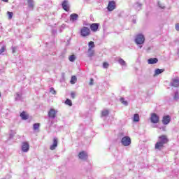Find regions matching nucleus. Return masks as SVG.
<instances>
[{
  "label": "nucleus",
  "mask_w": 179,
  "mask_h": 179,
  "mask_svg": "<svg viewBox=\"0 0 179 179\" xmlns=\"http://www.w3.org/2000/svg\"><path fill=\"white\" fill-rule=\"evenodd\" d=\"M158 138L159 141L156 143L155 148L156 150H162V149L164 148V145H166V143H169V138L166 135H162L159 136Z\"/></svg>",
  "instance_id": "obj_1"
},
{
  "label": "nucleus",
  "mask_w": 179,
  "mask_h": 179,
  "mask_svg": "<svg viewBox=\"0 0 179 179\" xmlns=\"http://www.w3.org/2000/svg\"><path fill=\"white\" fill-rule=\"evenodd\" d=\"M90 29H89L87 27H83L80 29V36L82 37H87L90 34Z\"/></svg>",
  "instance_id": "obj_2"
},
{
  "label": "nucleus",
  "mask_w": 179,
  "mask_h": 179,
  "mask_svg": "<svg viewBox=\"0 0 179 179\" xmlns=\"http://www.w3.org/2000/svg\"><path fill=\"white\" fill-rule=\"evenodd\" d=\"M150 121L152 124H158L160 121V117L156 113H152L150 117Z\"/></svg>",
  "instance_id": "obj_3"
},
{
  "label": "nucleus",
  "mask_w": 179,
  "mask_h": 179,
  "mask_svg": "<svg viewBox=\"0 0 179 179\" xmlns=\"http://www.w3.org/2000/svg\"><path fill=\"white\" fill-rule=\"evenodd\" d=\"M135 41L136 44H143L145 43V36L142 34H138L136 36Z\"/></svg>",
  "instance_id": "obj_4"
},
{
  "label": "nucleus",
  "mask_w": 179,
  "mask_h": 179,
  "mask_svg": "<svg viewBox=\"0 0 179 179\" xmlns=\"http://www.w3.org/2000/svg\"><path fill=\"white\" fill-rule=\"evenodd\" d=\"M121 142L123 146H129V145H131V138L129 136H124L122 138Z\"/></svg>",
  "instance_id": "obj_5"
},
{
  "label": "nucleus",
  "mask_w": 179,
  "mask_h": 179,
  "mask_svg": "<svg viewBox=\"0 0 179 179\" xmlns=\"http://www.w3.org/2000/svg\"><path fill=\"white\" fill-rule=\"evenodd\" d=\"M115 8H117V6L115 5V1H110L108 2V7H107L108 12H113V10L115 9Z\"/></svg>",
  "instance_id": "obj_6"
},
{
  "label": "nucleus",
  "mask_w": 179,
  "mask_h": 179,
  "mask_svg": "<svg viewBox=\"0 0 179 179\" xmlns=\"http://www.w3.org/2000/svg\"><path fill=\"white\" fill-rule=\"evenodd\" d=\"M170 121H171V117H170V115H165L162 117V124H164V125H169Z\"/></svg>",
  "instance_id": "obj_7"
},
{
  "label": "nucleus",
  "mask_w": 179,
  "mask_h": 179,
  "mask_svg": "<svg viewBox=\"0 0 179 179\" xmlns=\"http://www.w3.org/2000/svg\"><path fill=\"white\" fill-rule=\"evenodd\" d=\"M62 8L64 9V10H65L66 12H69V3L68 2V0H64L62 3Z\"/></svg>",
  "instance_id": "obj_8"
},
{
  "label": "nucleus",
  "mask_w": 179,
  "mask_h": 179,
  "mask_svg": "<svg viewBox=\"0 0 179 179\" xmlns=\"http://www.w3.org/2000/svg\"><path fill=\"white\" fill-rule=\"evenodd\" d=\"M100 26V24L99 23H92L90 25V29L92 30V31H93L94 33H96V31H97L99 30V27Z\"/></svg>",
  "instance_id": "obj_9"
},
{
  "label": "nucleus",
  "mask_w": 179,
  "mask_h": 179,
  "mask_svg": "<svg viewBox=\"0 0 179 179\" xmlns=\"http://www.w3.org/2000/svg\"><path fill=\"white\" fill-rule=\"evenodd\" d=\"M29 149H30V145L27 142H23L22 145V152H29Z\"/></svg>",
  "instance_id": "obj_10"
},
{
  "label": "nucleus",
  "mask_w": 179,
  "mask_h": 179,
  "mask_svg": "<svg viewBox=\"0 0 179 179\" xmlns=\"http://www.w3.org/2000/svg\"><path fill=\"white\" fill-rule=\"evenodd\" d=\"M48 117L50 118H55V117H57V110L52 108L50 109L48 112Z\"/></svg>",
  "instance_id": "obj_11"
},
{
  "label": "nucleus",
  "mask_w": 179,
  "mask_h": 179,
  "mask_svg": "<svg viewBox=\"0 0 179 179\" xmlns=\"http://www.w3.org/2000/svg\"><path fill=\"white\" fill-rule=\"evenodd\" d=\"M78 157L81 160H87V153H86V152H85V151H81L78 154Z\"/></svg>",
  "instance_id": "obj_12"
},
{
  "label": "nucleus",
  "mask_w": 179,
  "mask_h": 179,
  "mask_svg": "<svg viewBox=\"0 0 179 179\" xmlns=\"http://www.w3.org/2000/svg\"><path fill=\"white\" fill-rule=\"evenodd\" d=\"M58 146V139L57 138H53V144L50 145V150H55L56 148Z\"/></svg>",
  "instance_id": "obj_13"
},
{
  "label": "nucleus",
  "mask_w": 179,
  "mask_h": 179,
  "mask_svg": "<svg viewBox=\"0 0 179 179\" xmlns=\"http://www.w3.org/2000/svg\"><path fill=\"white\" fill-rule=\"evenodd\" d=\"M171 86H173V87H178L179 86V79L175 78L172 80V83L171 84Z\"/></svg>",
  "instance_id": "obj_14"
},
{
  "label": "nucleus",
  "mask_w": 179,
  "mask_h": 179,
  "mask_svg": "<svg viewBox=\"0 0 179 179\" xmlns=\"http://www.w3.org/2000/svg\"><path fill=\"white\" fill-rule=\"evenodd\" d=\"M148 62L150 65H153L155 64H157V62H159V59H157V58H150L148 60Z\"/></svg>",
  "instance_id": "obj_15"
},
{
  "label": "nucleus",
  "mask_w": 179,
  "mask_h": 179,
  "mask_svg": "<svg viewBox=\"0 0 179 179\" xmlns=\"http://www.w3.org/2000/svg\"><path fill=\"white\" fill-rule=\"evenodd\" d=\"M78 17H79V15L76 13H73L70 15V20L71 22H76V20H78Z\"/></svg>",
  "instance_id": "obj_16"
},
{
  "label": "nucleus",
  "mask_w": 179,
  "mask_h": 179,
  "mask_svg": "<svg viewBox=\"0 0 179 179\" xmlns=\"http://www.w3.org/2000/svg\"><path fill=\"white\" fill-rule=\"evenodd\" d=\"M20 116L21 117L22 120H29V114H27L26 111H22V113H20Z\"/></svg>",
  "instance_id": "obj_17"
},
{
  "label": "nucleus",
  "mask_w": 179,
  "mask_h": 179,
  "mask_svg": "<svg viewBox=\"0 0 179 179\" xmlns=\"http://www.w3.org/2000/svg\"><path fill=\"white\" fill-rule=\"evenodd\" d=\"M164 72V69H157L155 71L154 76H157V75H160V73H163Z\"/></svg>",
  "instance_id": "obj_18"
},
{
  "label": "nucleus",
  "mask_w": 179,
  "mask_h": 179,
  "mask_svg": "<svg viewBox=\"0 0 179 179\" xmlns=\"http://www.w3.org/2000/svg\"><path fill=\"white\" fill-rule=\"evenodd\" d=\"M88 47H89L88 51H92V48H94L95 47L94 42L93 41L89 42Z\"/></svg>",
  "instance_id": "obj_19"
},
{
  "label": "nucleus",
  "mask_w": 179,
  "mask_h": 179,
  "mask_svg": "<svg viewBox=\"0 0 179 179\" xmlns=\"http://www.w3.org/2000/svg\"><path fill=\"white\" fill-rule=\"evenodd\" d=\"M134 122H139V114L136 113L133 117Z\"/></svg>",
  "instance_id": "obj_20"
},
{
  "label": "nucleus",
  "mask_w": 179,
  "mask_h": 179,
  "mask_svg": "<svg viewBox=\"0 0 179 179\" xmlns=\"http://www.w3.org/2000/svg\"><path fill=\"white\" fill-rule=\"evenodd\" d=\"M29 8H34V1L33 0H27Z\"/></svg>",
  "instance_id": "obj_21"
},
{
  "label": "nucleus",
  "mask_w": 179,
  "mask_h": 179,
  "mask_svg": "<svg viewBox=\"0 0 179 179\" xmlns=\"http://www.w3.org/2000/svg\"><path fill=\"white\" fill-rule=\"evenodd\" d=\"M65 104H66V106H69V107H72V101L69 99H66L65 101Z\"/></svg>",
  "instance_id": "obj_22"
},
{
  "label": "nucleus",
  "mask_w": 179,
  "mask_h": 179,
  "mask_svg": "<svg viewBox=\"0 0 179 179\" xmlns=\"http://www.w3.org/2000/svg\"><path fill=\"white\" fill-rule=\"evenodd\" d=\"M7 15L8 16V20H12V17H13V12L8 11Z\"/></svg>",
  "instance_id": "obj_23"
},
{
  "label": "nucleus",
  "mask_w": 179,
  "mask_h": 179,
  "mask_svg": "<svg viewBox=\"0 0 179 179\" xmlns=\"http://www.w3.org/2000/svg\"><path fill=\"white\" fill-rule=\"evenodd\" d=\"M76 80H77L76 76H73L71 80V85H75V83H76Z\"/></svg>",
  "instance_id": "obj_24"
},
{
  "label": "nucleus",
  "mask_w": 179,
  "mask_h": 179,
  "mask_svg": "<svg viewBox=\"0 0 179 179\" xmlns=\"http://www.w3.org/2000/svg\"><path fill=\"white\" fill-rule=\"evenodd\" d=\"M108 114H109L108 110H103L101 112V117H107Z\"/></svg>",
  "instance_id": "obj_25"
},
{
  "label": "nucleus",
  "mask_w": 179,
  "mask_h": 179,
  "mask_svg": "<svg viewBox=\"0 0 179 179\" xmlns=\"http://www.w3.org/2000/svg\"><path fill=\"white\" fill-rule=\"evenodd\" d=\"M118 62L120 65H122L123 66H125V65H127V63L122 59H119Z\"/></svg>",
  "instance_id": "obj_26"
},
{
  "label": "nucleus",
  "mask_w": 179,
  "mask_h": 179,
  "mask_svg": "<svg viewBox=\"0 0 179 179\" xmlns=\"http://www.w3.org/2000/svg\"><path fill=\"white\" fill-rule=\"evenodd\" d=\"M33 128H34V131H37V129H38V128H40V123L34 124Z\"/></svg>",
  "instance_id": "obj_27"
},
{
  "label": "nucleus",
  "mask_w": 179,
  "mask_h": 179,
  "mask_svg": "<svg viewBox=\"0 0 179 179\" xmlns=\"http://www.w3.org/2000/svg\"><path fill=\"white\" fill-rule=\"evenodd\" d=\"M120 101L124 106H128V102L124 98H120Z\"/></svg>",
  "instance_id": "obj_28"
},
{
  "label": "nucleus",
  "mask_w": 179,
  "mask_h": 179,
  "mask_svg": "<svg viewBox=\"0 0 179 179\" xmlns=\"http://www.w3.org/2000/svg\"><path fill=\"white\" fill-rule=\"evenodd\" d=\"M69 61H71V62H73V61H75V59H76V57H75V55H71L69 57Z\"/></svg>",
  "instance_id": "obj_29"
},
{
  "label": "nucleus",
  "mask_w": 179,
  "mask_h": 179,
  "mask_svg": "<svg viewBox=\"0 0 179 179\" xmlns=\"http://www.w3.org/2000/svg\"><path fill=\"white\" fill-rule=\"evenodd\" d=\"M50 92L52 94H57V91H55L54 87H51Z\"/></svg>",
  "instance_id": "obj_30"
},
{
  "label": "nucleus",
  "mask_w": 179,
  "mask_h": 179,
  "mask_svg": "<svg viewBox=\"0 0 179 179\" xmlns=\"http://www.w3.org/2000/svg\"><path fill=\"white\" fill-rule=\"evenodd\" d=\"M109 64L107 62H105L103 63V67L105 68L106 69H107V68H108Z\"/></svg>",
  "instance_id": "obj_31"
},
{
  "label": "nucleus",
  "mask_w": 179,
  "mask_h": 179,
  "mask_svg": "<svg viewBox=\"0 0 179 179\" xmlns=\"http://www.w3.org/2000/svg\"><path fill=\"white\" fill-rule=\"evenodd\" d=\"M89 52V57H93L94 55V50L91 49V51H88Z\"/></svg>",
  "instance_id": "obj_32"
},
{
  "label": "nucleus",
  "mask_w": 179,
  "mask_h": 179,
  "mask_svg": "<svg viewBox=\"0 0 179 179\" xmlns=\"http://www.w3.org/2000/svg\"><path fill=\"white\" fill-rule=\"evenodd\" d=\"M6 48L5 46H3L1 49H0V55L3 53V52H5L6 51Z\"/></svg>",
  "instance_id": "obj_33"
},
{
  "label": "nucleus",
  "mask_w": 179,
  "mask_h": 179,
  "mask_svg": "<svg viewBox=\"0 0 179 179\" xmlns=\"http://www.w3.org/2000/svg\"><path fill=\"white\" fill-rule=\"evenodd\" d=\"M71 96L72 99H75V97H76V94L75 92H72L71 93Z\"/></svg>",
  "instance_id": "obj_34"
},
{
  "label": "nucleus",
  "mask_w": 179,
  "mask_h": 179,
  "mask_svg": "<svg viewBox=\"0 0 179 179\" xmlns=\"http://www.w3.org/2000/svg\"><path fill=\"white\" fill-rule=\"evenodd\" d=\"M175 29H176V30H177V31H179V24L178 23L176 24Z\"/></svg>",
  "instance_id": "obj_35"
},
{
  "label": "nucleus",
  "mask_w": 179,
  "mask_h": 179,
  "mask_svg": "<svg viewBox=\"0 0 179 179\" xmlns=\"http://www.w3.org/2000/svg\"><path fill=\"white\" fill-rule=\"evenodd\" d=\"M141 7H142V5L137 3V6H136V9H138V8H139V9H138V10H139Z\"/></svg>",
  "instance_id": "obj_36"
},
{
  "label": "nucleus",
  "mask_w": 179,
  "mask_h": 179,
  "mask_svg": "<svg viewBox=\"0 0 179 179\" xmlns=\"http://www.w3.org/2000/svg\"><path fill=\"white\" fill-rule=\"evenodd\" d=\"M177 99H178V92H176L174 96V99L177 100Z\"/></svg>",
  "instance_id": "obj_37"
},
{
  "label": "nucleus",
  "mask_w": 179,
  "mask_h": 179,
  "mask_svg": "<svg viewBox=\"0 0 179 179\" xmlns=\"http://www.w3.org/2000/svg\"><path fill=\"white\" fill-rule=\"evenodd\" d=\"M93 82H94L93 78H91V79H90V86L93 85Z\"/></svg>",
  "instance_id": "obj_38"
},
{
  "label": "nucleus",
  "mask_w": 179,
  "mask_h": 179,
  "mask_svg": "<svg viewBox=\"0 0 179 179\" xmlns=\"http://www.w3.org/2000/svg\"><path fill=\"white\" fill-rule=\"evenodd\" d=\"M12 51H13V54H15V52H16V48L13 47L12 48Z\"/></svg>",
  "instance_id": "obj_39"
},
{
  "label": "nucleus",
  "mask_w": 179,
  "mask_h": 179,
  "mask_svg": "<svg viewBox=\"0 0 179 179\" xmlns=\"http://www.w3.org/2000/svg\"><path fill=\"white\" fill-rule=\"evenodd\" d=\"M3 2H9V0H2Z\"/></svg>",
  "instance_id": "obj_40"
},
{
  "label": "nucleus",
  "mask_w": 179,
  "mask_h": 179,
  "mask_svg": "<svg viewBox=\"0 0 179 179\" xmlns=\"http://www.w3.org/2000/svg\"><path fill=\"white\" fill-rule=\"evenodd\" d=\"M159 8H162V9H164V6H159Z\"/></svg>",
  "instance_id": "obj_41"
},
{
  "label": "nucleus",
  "mask_w": 179,
  "mask_h": 179,
  "mask_svg": "<svg viewBox=\"0 0 179 179\" xmlns=\"http://www.w3.org/2000/svg\"><path fill=\"white\" fill-rule=\"evenodd\" d=\"M0 97H1V93H0Z\"/></svg>",
  "instance_id": "obj_42"
}]
</instances>
